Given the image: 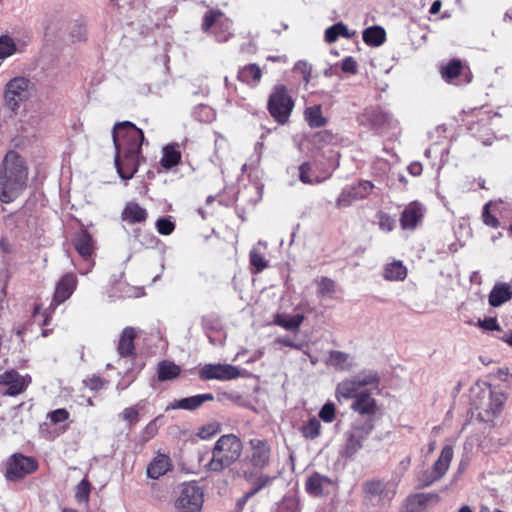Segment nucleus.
Listing matches in <instances>:
<instances>
[{
	"label": "nucleus",
	"mask_w": 512,
	"mask_h": 512,
	"mask_svg": "<svg viewBox=\"0 0 512 512\" xmlns=\"http://www.w3.org/2000/svg\"><path fill=\"white\" fill-rule=\"evenodd\" d=\"M112 139L115 147V166L123 180L131 179L141 162L143 131L129 121L114 125Z\"/></svg>",
	"instance_id": "nucleus-1"
},
{
	"label": "nucleus",
	"mask_w": 512,
	"mask_h": 512,
	"mask_svg": "<svg viewBox=\"0 0 512 512\" xmlns=\"http://www.w3.org/2000/svg\"><path fill=\"white\" fill-rule=\"evenodd\" d=\"M29 171L25 160L10 150L4 156L0 166V202L9 204L25 191Z\"/></svg>",
	"instance_id": "nucleus-2"
},
{
	"label": "nucleus",
	"mask_w": 512,
	"mask_h": 512,
	"mask_svg": "<svg viewBox=\"0 0 512 512\" xmlns=\"http://www.w3.org/2000/svg\"><path fill=\"white\" fill-rule=\"evenodd\" d=\"M242 450V442L236 435H222L217 440L212 450V458L205 467L212 472H221L240 458Z\"/></svg>",
	"instance_id": "nucleus-3"
},
{
	"label": "nucleus",
	"mask_w": 512,
	"mask_h": 512,
	"mask_svg": "<svg viewBox=\"0 0 512 512\" xmlns=\"http://www.w3.org/2000/svg\"><path fill=\"white\" fill-rule=\"evenodd\" d=\"M204 502V492L194 482L184 483L175 501L178 512H201Z\"/></svg>",
	"instance_id": "nucleus-4"
},
{
	"label": "nucleus",
	"mask_w": 512,
	"mask_h": 512,
	"mask_svg": "<svg viewBox=\"0 0 512 512\" xmlns=\"http://www.w3.org/2000/svg\"><path fill=\"white\" fill-rule=\"evenodd\" d=\"M294 103L283 85L276 86L268 99V110L280 124H284L290 116Z\"/></svg>",
	"instance_id": "nucleus-5"
},
{
	"label": "nucleus",
	"mask_w": 512,
	"mask_h": 512,
	"mask_svg": "<svg viewBox=\"0 0 512 512\" xmlns=\"http://www.w3.org/2000/svg\"><path fill=\"white\" fill-rule=\"evenodd\" d=\"M30 80L25 77H15L11 79L4 90V106L16 112L21 102L29 97Z\"/></svg>",
	"instance_id": "nucleus-6"
},
{
	"label": "nucleus",
	"mask_w": 512,
	"mask_h": 512,
	"mask_svg": "<svg viewBox=\"0 0 512 512\" xmlns=\"http://www.w3.org/2000/svg\"><path fill=\"white\" fill-rule=\"evenodd\" d=\"M37 468L38 463L34 458L15 453L6 462L5 478L9 481H18L35 472Z\"/></svg>",
	"instance_id": "nucleus-7"
},
{
	"label": "nucleus",
	"mask_w": 512,
	"mask_h": 512,
	"mask_svg": "<svg viewBox=\"0 0 512 512\" xmlns=\"http://www.w3.org/2000/svg\"><path fill=\"white\" fill-rule=\"evenodd\" d=\"M373 430L371 420L355 424L350 431L346 433V444L343 448L344 457H352L362 448V441L365 440Z\"/></svg>",
	"instance_id": "nucleus-8"
},
{
	"label": "nucleus",
	"mask_w": 512,
	"mask_h": 512,
	"mask_svg": "<svg viewBox=\"0 0 512 512\" xmlns=\"http://www.w3.org/2000/svg\"><path fill=\"white\" fill-rule=\"evenodd\" d=\"M374 189V184L368 180H361L341 191L337 200L338 208L350 207L354 202L366 199Z\"/></svg>",
	"instance_id": "nucleus-9"
},
{
	"label": "nucleus",
	"mask_w": 512,
	"mask_h": 512,
	"mask_svg": "<svg viewBox=\"0 0 512 512\" xmlns=\"http://www.w3.org/2000/svg\"><path fill=\"white\" fill-rule=\"evenodd\" d=\"M453 447L446 445L441 450L438 459L434 462L430 471L426 472L423 479V486H429L440 480L448 471L453 459Z\"/></svg>",
	"instance_id": "nucleus-10"
},
{
	"label": "nucleus",
	"mask_w": 512,
	"mask_h": 512,
	"mask_svg": "<svg viewBox=\"0 0 512 512\" xmlns=\"http://www.w3.org/2000/svg\"><path fill=\"white\" fill-rule=\"evenodd\" d=\"M200 378L203 380H232L239 377L240 372L237 367L230 364H206L200 372Z\"/></svg>",
	"instance_id": "nucleus-11"
},
{
	"label": "nucleus",
	"mask_w": 512,
	"mask_h": 512,
	"mask_svg": "<svg viewBox=\"0 0 512 512\" xmlns=\"http://www.w3.org/2000/svg\"><path fill=\"white\" fill-rule=\"evenodd\" d=\"M250 454L248 460L255 468H265L270 462L271 447L267 441L251 439L249 442Z\"/></svg>",
	"instance_id": "nucleus-12"
},
{
	"label": "nucleus",
	"mask_w": 512,
	"mask_h": 512,
	"mask_svg": "<svg viewBox=\"0 0 512 512\" xmlns=\"http://www.w3.org/2000/svg\"><path fill=\"white\" fill-rule=\"evenodd\" d=\"M425 207L418 201L409 203L400 216V225L403 230H414L422 221Z\"/></svg>",
	"instance_id": "nucleus-13"
},
{
	"label": "nucleus",
	"mask_w": 512,
	"mask_h": 512,
	"mask_svg": "<svg viewBox=\"0 0 512 512\" xmlns=\"http://www.w3.org/2000/svg\"><path fill=\"white\" fill-rule=\"evenodd\" d=\"M30 382V376H21L15 370L6 371L0 375V384L8 386V390L4 394L9 396L22 393Z\"/></svg>",
	"instance_id": "nucleus-14"
},
{
	"label": "nucleus",
	"mask_w": 512,
	"mask_h": 512,
	"mask_svg": "<svg viewBox=\"0 0 512 512\" xmlns=\"http://www.w3.org/2000/svg\"><path fill=\"white\" fill-rule=\"evenodd\" d=\"M362 125H370L372 128L381 129L390 126L393 122L392 116L378 108H368L359 117Z\"/></svg>",
	"instance_id": "nucleus-15"
},
{
	"label": "nucleus",
	"mask_w": 512,
	"mask_h": 512,
	"mask_svg": "<svg viewBox=\"0 0 512 512\" xmlns=\"http://www.w3.org/2000/svg\"><path fill=\"white\" fill-rule=\"evenodd\" d=\"M213 400L214 395L212 393L198 394L191 397L173 401L166 407V411L175 409L194 411L201 407L205 402Z\"/></svg>",
	"instance_id": "nucleus-16"
},
{
	"label": "nucleus",
	"mask_w": 512,
	"mask_h": 512,
	"mask_svg": "<svg viewBox=\"0 0 512 512\" xmlns=\"http://www.w3.org/2000/svg\"><path fill=\"white\" fill-rule=\"evenodd\" d=\"M77 286V278L72 273L65 274L56 286V290L54 293L53 303L55 305H59L65 302L72 293L74 292Z\"/></svg>",
	"instance_id": "nucleus-17"
},
{
	"label": "nucleus",
	"mask_w": 512,
	"mask_h": 512,
	"mask_svg": "<svg viewBox=\"0 0 512 512\" xmlns=\"http://www.w3.org/2000/svg\"><path fill=\"white\" fill-rule=\"evenodd\" d=\"M136 335L137 333L134 327L128 326L123 329L117 344V352L120 357L128 358L135 355L134 340Z\"/></svg>",
	"instance_id": "nucleus-18"
},
{
	"label": "nucleus",
	"mask_w": 512,
	"mask_h": 512,
	"mask_svg": "<svg viewBox=\"0 0 512 512\" xmlns=\"http://www.w3.org/2000/svg\"><path fill=\"white\" fill-rule=\"evenodd\" d=\"M506 401V396L501 391L489 390L488 400L478 408L482 409L487 416L498 415Z\"/></svg>",
	"instance_id": "nucleus-19"
},
{
	"label": "nucleus",
	"mask_w": 512,
	"mask_h": 512,
	"mask_svg": "<svg viewBox=\"0 0 512 512\" xmlns=\"http://www.w3.org/2000/svg\"><path fill=\"white\" fill-rule=\"evenodd\" d=\"M362 387L354 377L341 381L336 388V397L338 400L356 399L362 392Z\"/></svg>",
	"instance_id": "nucleus-20"
},
{
	"label": "nucleus",
	"mask_w": 512,
	"mask_h": 512,
	"mask_svg": "<svg viewBox=\"0 0 512 512\" xmlns=\"http://www.w3.org/2000/svg\"><path fill=\"white\" fill-rule=\"evenodd\" d=\"M171 469L170 458L165 454H158L147 467V476L158 479Z\"/></svg>",
	"instance_id": "nucleus-21"
},
{
	"label": "nucleus",
	"mask_w": 512,
	"mask_h": 512,
	"mask_svg": "<svg viewBox=\"0 0 512 512\" xmlns=\"http://www.w3.org/2000/svg\"><path fill=\"white\" fill-rule=\"evenodd\" d=\"M332 485V481L327 476L319 473L312 474L306 481V490L308 493L320 496Z\"/></svg>",
	"instance_id": "nucleus-22"
},
{
	"label": "nucleus",
	"mask_w": 512,
	"mask_h": 512,
	"mask_svg": "<svg viewBox=\"0 0 512 512\" xmlns=\"http://www.w3.org/2000/svg\"><path fill=\"white\" fill-rule=\"evenodd\" d=\"M365 493L372 497H379L380 500H390L394 492L387 489V483L382 480H370L364 483Z\"/></svg>",
	"instance_id": "nucleus-23"
},
{
	"label": "nucleus",
	"mask_w": 512,
	"mask_h": 512,
	"mask_svg": "<svg viewBox=\"0 0 512 512\" xmlns=\"http://www.w3.org/2000/svg\"><path fill=\"white\" fill-rule=\"evenodd\" d=\"M351 408L362 415H371L376 412V401L367 391L361 392L354 400Z\"/></svg>",
	"instance_id": "nucleus-24"
},
{
	"label": "nucleus",
	"mask_w": 512,
	"mask_h": 512,
	"mask_svg": "<svg viewBox=\"0 0 512 512\" xmlns=\"http://www.w3.org/2000/svg\"><path fill=\"white\" fill-rule=\"evenodd\" d=\"M512 298V287L506 283L496 284L489 294V304L498 307Z\"/></svg>",
	"instance_id": "nucleus-25"
},
{
	"label": "nucleus",
	"mask_w": 512,
	"mask_h": 512,
	"mask_svg": "<svg viewBox=\"0 0 512 512\" xmlns=\"http://www.w3.org/2000/svg\"><path fill=\"white\" fill-rule=\"evenodd\" d=\"M262 77L261 69L256 64H249L238 71L237 78L239 81L248 85L255 86Z\"/></svg>",
	"instance_id": "nucleus-26"
},
{
	"label": "nucleus",
	"mask_w": 512,
	"mask_h": 512,
	"mask_svg": "<svg viewBox=\"0 0 512 512\" xmlns=\"http://www.w3.org/2000/svg\"><path fill=\"white\" fill-rule=\"evenodd\" d=\"M73 245L83 258L91 256L93 251L92 238L87 231L83 230L76 234L73 239Z\"/></svg>",
	"instance_id": "nucleus-27"
},
{
	"label": "nucleus",
	"mask_w": 512,
	"mask_h": 512,
	"mask_svg": "<svg viewBox=\"0 0 512 512\" xmlns=\"http://www.w3.org/2000/svg\"><path fill=\"white\" fill-rule=\"evenodd\" d=\"M356 35L355 31H350L345 24L338 22L325 30V40L328 43L335 42L339 36L351 39Z\"/></svg>",
	"instance_id": "nucleus-28"
},
{
	"label": "nucleus",
	"mask_w": 512,
	"mask_h": 512,
	"mask_svg": "<svg viewBox=\"0 0 512 512\" xmlns=\"http://www.w3.org/2000/svg\"><path fill=\"white\" fill-rule=\"evenodd\" d=\"M147 212L137 203H128L122 212V218L129 223L143 222L146 220Z\"/></svg>",
	"instance_id": "nucleus-29"
},
{
	"label": "nucleus",
	"mask_w": 512,
	"mask_h": 512,
	"mask_svg": "<svg viewBox=\"0 0 512 512\" xmlns=\"http://www.w3.org/2000/svg\"><path fill=\"white\" fill-rule=\"evenodd\" d=\"M181 160V153L178 150L177 144H170L163 148V155L161 158V165L165 169H171L179 164Z\"/></svg>",
	"instance_id": "nucleus-30"
},
{
	"label": "nucleus",
	"mask_w": 512,
	"mask_h": 512,
	"mask_svg": "<svg viewBox=\"0 0 512 512\" xmlns=\"http://www.w3.org/2000/svg\"><path fill=\"white\" fill-rule=\"evenodd\" d=\"M303 320L304 316L301 314L293 316L287 314H277L274 318V324L281 326L289 331H298Z\"/></svg>",
	"instance_id": "nucleus-31"
},
{
	"label": "nucleus",
	"mask_w": 512,
	"mask_h": 512,
	"mask_svg": "<svg viewBox=\"0 0 512 512\" xmlns=\"http://www.w3.org/2000/svg\"><path fill=\"white\" fill-rule=\"evenodd\" d=\"M363 41L370 46H380L386 39L385 30L380 26H372L364 30Z\"/></svg>",
	"instance_id": "nucleus-32"
},
{
	"label": "nucleus",
	"mask_w": 512,
	"mask_h": 512,
	"mask_svg": "<svg viewBox=\"0 0 512 512\" xmlns=\"http://www.w3.org/2000/svg\"><path fill=\"white\" fill-rule=\"evenodd\" d=\"M383 276L389 281H402L407 276V269L401 261H393L385 266Z\"/></svg>",
	"instance_id": "nucleus-33"
},
{
	"label": "nucleus",
	"mask_w": 512,
	"mask_h": 512,
	"mask_svg": "<svg viewBox=\"0 0 512 512\" xmlns=\"http://www.w3.org/2000/svg\"><path fill=\"white\" fill-rule=\"evenodd\" d=\"M180 367L170 361H162L158 364L159 381L173 380L180 374Z\"/></svg>",
	"instance_id": "nucleus-34"
},
{
	"label": "nucleus",
	"mask_w": 512,
	"mask_h": 512,
	"mask_svg": "<svg viewBox=\"0 0 512 512\" xmlns=\"http://www.w3.org/2000/svg\"><path fill=\"white\" fill-rule=\"evenodd\" d=\"M328 364L335 367L337 370H349L352 366L349 362V355L338 350L329 352Z\"/></svg>",
	"instance_id": "nucleus-35"
},
{
	"label": "nucleus",
	"mask_w": 512,
	"mask_h": 512,
	"mask_svg": "<svg viewBox=\"0 0 512 512\" xmlns=\"http://www.w3.org/2000/svg\"><path fill=\"white\" fill-rule=\"evenodd\" d=\"M305 119L312 128H320L326 124V119L322 116L321 106L319 105L306 108Z\"/></svg>",
	"instance_id": "nucleus-36"
},
{
	"label": "nucleus",
	"mask_w": 512,
	"mask_h": 512,
	"mask_svg": "<svg viewBox=\"0 0 512 512\" xmlns=\"http://www.w3.org/2000/svg\"><path fill=\"white\" fill-rule=\"evenodd\" d=\"M321 431V423L320 421L313 417L307 421L302 427H301V433L302 435L307 439H315L320 435Z\"/></svg>",
	"instance_id": "nucleus-37"
},
{
	"label": "nucleus",
	"mask_w": 512,
	"mask_h": 512,
	"mask_svg": "<svg viewBox=\"0 0 512 512\" xmlns=\"http://www.w3.org/2000/svg\"><path fill=\"white\" fill-rule=\"evenodd\" d=\"M461 70H462L461 61L454 59V60H451L446 66L442 67L441 74H442V77L446 81L451 82L458 75H460Z\"/></svg>",
	"instance_id": "nucleus-38"
},
{
	"label": "nucleus",
	"mask_w": 512,
	"mask_h": 512,
	"mask_svg": "<svg viewBox=\"0 0 512 512\" xmlns=\"http://www.w3.org/2000/svg\"><path fill=\"white\" fill-rule=\"evenodd\" d=\"M250 263L253 267V273H259L268 266V261L264 258L257 246L253 247L250 251Z\"/></svg>",
	"instance_id": "nucleus-39"
},
{
	"label": "nucleus",
	"mask_w": 512,
	"mask_h": 512,
	"mask_svg": "<svg viewBox=\"0 0 512 512\" xmlns=\"http://www.w3.org/2000/svg\"><path fill=\"white\" fill-rule=\"evenodd\" d=\"M16 50V43L10 36H0V59H5L13 55Z\"/></svg>",
	"instance_id": "nucleus-40"
},
{
	"label": "nucleus",
	"mask_w": 512,
	"mask_h": 512,
	"mask_svg": "<svg viewBox=\"0 0 512 512\" xmlns=\"http://www.w3.org/2000/svg\"><path fill=\"white\" fill-rule=\"evenodd\" d=\"M361 387L373 386L376 387L379 383L378 374L374 371H363L356 376H354Z\"/></svg>",
	"instance_id": "nucleus-41"
},
{
	"label": "nucleus",
	"mask_w": 512,
	"mask_h": 512,
	"mask_svg": "<svg viewBox=\"0 0 512 512\" xmlns=\"http://www.w3.org/2000/svg\"><path fill=\"white\" fill-rule=\"evenodd\" d=\"M90 483L83 479L76 486L75 497L79 503H87L90 495Z\"/></svg>",
	"instance_id": "nucleus-42"
},
{
	"label": "nucleus",
	"mask_w": 512,
	"mask_h": 512,
	"mask_svg": "<svg viewBox=\"0 0 512 512\" xmlns=\"http://www.w3.org/2000/svg\"><path fill=\"white\" fill-rule=\"evenodd\" d=\"M311 166L308 162H305L299 166V179L304 184H317L321 180L318 177H312L310 175Z\"/></svg>",
	"instance_id": "nucleus-43"
},
{
	"label": "nucleus",
	"mask_w": 512,
	"mask_h": 512,
	"mask_svg": "<svg viewBox=\"0 0 512 512\" xmlns=\"http://www.w3.org/2000/svg\"><path fill=\"white\" fill-rule=\"evenodd\" d=\"M317 285H318V293L321 296L331 295L335 291L334 281L327 277L320 278L317 281Z\"/></svg>",
	"instance_id": "nucleus-44"
},
{
	"label": "nucleus",
	"mask_w": 512,
	"mask_h": 512,
	"mask_svg": "<svg viewBox=\"0 0 512 512\" xmlns=\"http://www.w3.org/2000/svg\"><path fill=\"white\" fill-rule=\"evenodd\" d=\"M378 224L382 231L390 232L394 229L395 220L393 217L385 212H379L377 214Z\"/></svg>",
	"instance_id": "nucleus-45"
},
{
	"label": "nucleus",
	"mask_w": 512,
	"mask_h": 512,
	"mask_svg": "<svg viewBox=\"0 0 512 512\" xmlns=\"http://www.w3.org/2000/svg\"><path fill=\"white\" fill-rule=\"evenodd\" d=\"M222 15V12L218 10H209L204 16L202 29L204 31L210 29L219 20V18L222 17Z\"/></svg>",
	"instance_id": "nucleus-46"
},
{
	"label": "nucleus",
	"mask_w": 512,
	"mask_h": 512,
	"mask_svg": "<svg viewBox=\"0 0 512 512\" xmlns=\"http://www.w3.org/2000/svg\"><path fill=\"white\" fill-rule=\"evenodd\" d=\"M157 419L149 422L146 427L142 430L140 438L142 442H148L152 439L158 432Z\"/></svg>",
	"instance_id": "nucleus-47"
},
{
	"label": "nucleus",
	"mask_w": 512,
	"mask_h": 512,
	"mask_svg": "<svg viewBox=\"0 0 512 512\" xmlns=\"http://www.w3.org/2000/svg\"><path fill=\"white\" fill-rule=\"evenodd\" d=\"M278 512H299L298 501L293 497L284 498L279 505Z\"/></svg>",
	"instance_id": "nucleus-48"
},
{
	"label": "nucleus",
	"mask_w": 512,
	"mask_h": 512,
	"mask_svg": "<svg viewBox=\"0 0 512 512\" xmlns=\"http://www.w3.org/2000/svg\"><path fill=\"white\" fill-rule=\"evenodd\" d=\"M157 231L162 235H170L175 228V225L172 221L166 218H160L156 222Z\"/></svg>",
	"instance_id": "nucleus-49"
},
{
	"label": "nucleus",
	"mask_w": 512,
	"mask_h": 512,
	"mask_svg": "<svg viewBox=\"0 0 512 512\" xmlns=\"http://www.w3.org/2000/svg\"><path fill=\"white\" fill-rule=\"evenodd\" d=\"M319 417L327 423H331L335 418V406L333 403H326L319 412Z\"/></svg>",
	"instance_id": "nucleus-50"
},
{
	"label": "nucleus",
	"mask_w": 512,
	"mask_h": 512,
	"mask_svg": "<svg viewBox=\"0 0 512 512\" xmlns=\"http://www.w3.org/2000/svg\"><path fill=\"white\" fill-rule=\"evenodd\" d=\"M121 416L123 420L127 421L130 425H134L139 421V411L135 406L125 408Z\"/></svg>",
	"instance_id": "nucleus-51"
},
{
	"label": "nucleus",
	"mask_w": 512,
	"mask_h": 512,
	"mask_svg": "<svg viewBox=\"0 0 512 512\" xmlns=\"http://www.w3.org/2000/svg\"><path fill=\"white\" fill-rule=\"evenodd\" d=\"M51 422L54 424L62 423L69 418V412L64 408L56 409L48 414Z\"/></svg>",
	"instance_id": "nucleus-52"
},
{
	"label": "nucleus",
	"mask_w": 512,
	"mask_h": 512,
	"mask_svg": "<svg viewBox=\"0 0 512 512\" xmlns=\"http://www.w3.org/2000/svg\"><path fill=\"white\" fill-rule=\"evenodd\" d=\"M489 206H490L489 203L485 204V206L483 208V212H482V219H483V222L487 226L496 228V227H498L499 222L493 215L490 214Z\"/></svg>",
	"instance_id": "nucleus-53"
},
{
	"label": "nucleus",
	"mask_w": 512,
	"mask_h": 512,
	"mask_svg": "<svg viewBox=\"0 0 512 512\" xmlns=\"http://www.w3.org/2000/svg\"><path fill=\"white\" fill-rule=\"evenodd\" d=\"M272 481V478L270 476H267V475H260L256 482L254 483V488L252 489L251 492H249L247 494V497L249 496H252L254 494H256L259 490H261L262 488H264L266 485H268L270 482Z\"/></svg>",
	"instance_id": "nucleus-54"
},
{
	"label": "nucleus",
	"mask_w": 512,
	"mask_h": 512,
	"mask_svg": "<svg viewBox=\"0 0 512 512\" xmlns=\"http://www.w3.org/2000/svg\"><path fill=\"white\" fill-rule=\"evenodd\" d=\"M341 69L345 73L356 74L357 62L355 61V59L353 57H350V56L346 57L343 59V61L341 63Z\"/></svg>",
	"instance_id": "nucleus-55"
},
{
	"label": "nucleus",
	"mask_w": 512,
	"mask_h": 512,
	"mask_svg": "<svg viewBox=\"0 0 512 512\" xmlns=\"http://www.w3.org/2000/svg\"><path fill=\"white\" fill-rule=\"evenodd\" d=\"M425 501H426V498L423 494H417V495L410 496L407 499V509L409 510V512H415V509L413 506L422 505L425 503Z\"/></svg>",
	"instance_id": "nucleus-56"
},
{
	"label": "nucleus",
	"mask_w": 512,
	"mask_h": 512,
	"mask_svg": "<svg viewBox=\"0 0 512 512\" xmlns=\"http://www.w3.org/2000/svg\"><path fill=\"white\" fill-rule=\"evenodd\" d=\"M478 325L485 330H500L497 320L492 317L479 320Z\"/></svg>",
	"instance_id": "nucleus-57"
},
{
	"label": "nucleus",
	"mask_w": 512,
	"mask_h": 512,
	"mask_svg": "<svg viewBox=\"0 0 512 512\" xmlns=\"http://www.w3.org/2000/svg\"><path fill=\"white\" fill-rule=\"evenodd\" d=\"M275 343L288 346L297 350H301L303 347V344L295 343L289 337H278L276 338Z\"/></svg>",
	"instance_id": "nucleus-58"
},
{
	"label": "nucleus",
	"mask_w": 512,
	"mask_h": 512,
	"mask_svg": "<svg viewBox=\"0 0 512 512\" xmlns=\"http://www.w3.org/2000/svg\"><path fill=\"white\" fill-rule=\"evenodd\" d=\"M88 386L92 390H98L103 387V381L99 377L94 376L88 380Z\"/></svg>",
	"instance_id": "nucleus-59"
},
{
	"label": "nucleus",
	"mask_w": 512,
	"mask_h": 512,
	"mask_svg": "<svg viewBox=\"0 0 512 512\" xmlns=\"http://www.w3.org/2000/svg\"><path fill=\"white\" fill-rule=\"evenodd\" d=\"M408 171L410 174H412L414 176H418L422 172V165L418 162L411 163L408 166Z\"/></svg>",
	"instance_id": "nucleus-60"
},
{
	"label": "nucleus",
	"mask_w": 512,
	"mask_h": 512,
	"mask_svg": "<svg viewBox=\"0 0 512 512\" xmlns=\"http://www.w3.org/2000/svg\"><path fill=\"white\" fill-rule=\"evenodd\" d=\"M217 433V429L213 426H209L207 428H203L202 431H201V436L203 438H206V437H209V436H212L214 434Z\"/></svg>",
	"instance_id": "nucleus-61"
},
{
	"label": "nucleus",
	"mask_w": 512,
	"mask_h": 512,
	"mask_svg": "<svg viewBox=\"0 0 512 512\" xmlns=\"http://www.w3.org/2000/svg\"><path fill=\"white\" fill-rule=\"evenodd\" d=\"M441 6H442L441 1H439V0L434 1L430 7V13L433 15L437 14L440 11Z\"/></svg>",
	"instance_id": "nucleus-62"
},
{
	"label": "nucleus",
	"mask_w": 512,
	"mask_h": 512,
	"mask_svg": "<svg viewBox=\"0 0 512 512\" xmlns=\"http://www.w3.org/2000/svg\"><path fill=\"white\" fill-rule=\"evenodd\" d=\"M502 341L512 346V332L505 333L503 336L500 337Z\"/></svg>",
	"instance_id": "nucleus-63"
},
{
	"label": "nucleus",
	"mask_w": 512,
	"mask_h": 512,
	"mask_svg": "<svg viewBox=\"0 0 512 512\" xmlns=\"http://www.w3.org/2000/svg\"><path fill=\"white\" fill-rule=\"evenodd\" d=\"M231 35V32H227V33H224V34H217L216 35V38H217V41L218 42H225L228 40L229 36Z\"/></svg>",
	"instance_id": "nucleus-64"
}]
</instances>
